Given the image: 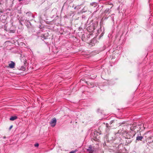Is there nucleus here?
Wrapping results in <instances>:
<instances>
[{"label": "nucleus", "instance_id": "423d86ee", "mask_svg": "<svg viewBox=\"0 0 153 153\" xmlns=\"http://www.w3.org/2000/svg\"><path fill=\"white\" fill-rule=\"evenodd\" d=\"M143 137L142 136H137L136 137V140H142Z\"/></svg>", "mask_w": 153, "mask_h": 153}, {"label": "nucleus", "instance_id": "f257e3e1", "mask_svg": "<svg viewBox=\"0 0 153 153\" xmlns=\"http://www.w3.org/2000/svg\"><path fill=\"white\" fill-rule=\"evenodd\" d=\"M56 120L55 118H53L52 119L50 122V124L52 127H54L56 125Z\"/></svg>", "mask_w": 153, "mask_h": 153}, {"label": "nucleus", "instance_id": "20e7f679", "mask_svg": "<svg viewBox=\"0 0 153 153\" xmlns=\"http://www.w3.org/2000/svg\"><path fill=\"white\" fill-rule=\"evenodd\" d=\"M15 65V63L13 61H11V63L9 64V67L11 68H14Z\"/></svg>", "mask_w": 153, "mask_h": 153}, {"label": "nucleus", "instance_id": "0eeeda50", "mask_svg": "<svg viewBox=\"0 0 153 153\" xmlns=\"http://www.w3.org/2000/svg\"><path fill=\"white\" fill-rule=\"evenodd\" d=\"M132 140L130 138H127L126 140V142L128 143H130L132 142Z\"/></svg>", "mask_w": 153, "mask_h": 153}, {"label": "nucleus", "instance_id": "1a4fd4ad", "mask_svg": "<svg viewBox=\"0 0 153 153\" xmlns=\"http://www.w3.org/2000/svg\"><path fill=\"white\" fill-rule=\"evenodd\" d=\"M151 138H152V137H150L148 139V140H149V142L150 143H152L153 141V140H151Z\"/></svg>", "mask_w": 153, "mask_h": 153}, {"label": "nucleus", "instance_id": "4be33fe9", "mask_svg": "<svg viewBox=\"0 0 153 153\" xmlns=\"http://www.w3.org/2000/svg\"><path fill=\"white\" fill-rule=\"evenodd\" d=\"M20 24H21V25H22V23H21V22H20Z\"/></svg>", "mask_w": 153, "mask_h": 153}, {"label": "nucleus", "instance_id": "6e6552de", "mask_svg": "<svg viewBox=\"0 0 153 153\" xmlns=\"http://www.w3.org/2000/svg\"><path fill=\"white\" fill-rule=\"evenodd\" d=\"M90 4L92 6H93L94 7H95L97 6V3L95 2H93L91 3Z\"/></svg>", "mask_w": 153, "mask_h": 153}, {"label": "nucleus", "instance_id": "f3484780", "mask_svg": "<svg viewBox=\"0 0 153 153\" xmlns=\"http://www.w3.org/2000/svg\"><path fill=\"white\" fill-rule=\"evenodd\" d=\"M13 127V126H10V128H9V129H10Z\"/></svg>", "mask_w": 153, "mask_h": 153}, {"label": "nucleus", "instance_id": "9b49d317", "mask_svg": "<svg viewBox=\"0 0 153 153\" xmlns=\"http://www.w3.org/2000/svg\"><path fill=\"white\" fill-rule=\"evenodd\" d=\"M135 126H132L130 128L131 130L133 131L134 130V127H135Z\"/></svg>", "mask_w": 153, "mask_h": 153}, {"label": "nucleus", "instance_id": "2eb2a0df", "mask_svg": "<svg viewBox=\"0 0 153 153\" xmlns=\"http://www.w3.org/2000/svg\"><path fill=\"white\" fill-rule=\"evenodd\" d=\"M106 127H107V128H108V127H109L110 126H109V124L108 123H106Z\"/></svg>", "mask_w": 153, "mask_h": 153}, {"label": "nucleus", "instance_id": "9d476101", "mask_svg": "<svg viewBox=\"0 0 153 153\" xmlns=\"http://www.w3.org/2000/svg\"><path fill=\"white\" fill-rule=\"evenodd\" d=\"M26 14L28 15V16H32V15L31 14L30 12H27Z\"/></svg>", "mask_w": 153, "mask_h": 153}, {"label": "nucleus", "instance_id": "aec40b11", "mask_svg": "<svg viewBox=\"0 0 153 153\" xmlns=\"http://www.w3.org/2000/svg\"><path fill=\"white\" fill-rule=\"evenodd\" d=\"M6 138V137H5V136H4V137H3V138L4 139H5V138Z\"/></svg>", "mask_w": 153, "mask_h": 153}, {"label": "nucleus", "instance_id": "f03ea898", "mask_svg": "<svg viewBox=\"0 0 153 153\" xmlns=\"http://www.w3.org/2000/svg\"><path fill=\"white\" fill-rule=\"evenodd\" d=\"M94 146L90 145L88 147V148L87 149V151L89 153H92L94 151Z\"/></svg>", "mask_w": 153, "mask_h": 153}, {"label": "nucleus", "instance_id": "a211bd4d", "mask_svg": "<svg viewBox=\"0 0 153 153\" xmlns=\"http://www.w3.org/2000/svg\"><path fill=\"white\" fill-rule=\"evenodd\" d=\"M94 139V140H95V141H97V138H95V139Z\"/></svg>", "mask_w": 153, "mask_h": 153}, {"label": "nucleus", "instance_id": "ddd939ff", "mask_svg": "<svg viewBox=\"0 0 153 153\" xmlns=\"http://www.w3.org/2000/svg\"><path fill=\"white\" fill-rule=\"evenodd\" d=\"M39 146V144L38 143L35 144L34 146L36 147H38Z\"/></svg>", "mask_w": 153, "mask_h": 153}, {"label": "nucleus", "instance_id": "4468645a", "mask_svg": "<svg viewBox=\"0 0 153 153\" xmlns=\"http://www.w3.org/2000/svg\"><path fill=\"white\" fill-rule=\"evenodd\" d=\"M21 67H22V68H21L20 69L22 70L23 71H25V68L23 66H22Z\"/></svg>", "mask_w": 153, "mask_h": 153}, {"label": "nucleus", "instance_id": "dca6fc26", "mask_svg": "<svg viewBox=\"0 0 153 153\" xmlns=\"http://www.w3.org/2000/svg\"><path fill=\"white\" fill-rule=\"evenodd\" d=\"M114 121V120H112L110 122V124H111L112 123H113V121Z\"/></svg>", "mask_w": 153, "mask_h": 153}, {"label": "nucleus", "instance_id": "6ab92c4d", "mask_svg": "<svg viewBox=\"0 0 153 153\" xmlns=\"http://www.w3.org/2000/svg\"><path fill=\"white\" fill-rule=\"evenodd\" d=\"M97 133V131H95L94 132V134H95V133Z\"/></svg>", "mask_w": 153, "mask_h": 153}, {"label": "nucleus", "instance_id": "5701e85b", "mask_svg": "<svg viewBox=\"0 0 153 153\" xmlns=\"http://www.w3.org/2000/svg\"><path fill=\"white\" fill-rule=\"evenodd\" d=\"M44 39H46V38H44Z\"/></svg>", "mask_w": 153, "mask_h": 153}, {"label": "nucleus", "instance_id": "7ed1b4c3", "mask_svg": "<svg viewBox=\"0 0 153 153\" xmlns=\"http://www.w3.org/2000/svg\"><path fill=\"white\" fill-rule=\"evenodd\" d=\"M111 8H106V10H105L104 12V13L107 16V15H108L110 13L111 11Z\"/></svg>", "mask_w": 153, "mask_h": 153}, {"label": "nucleus", "instance_id": "412c9836", "mask_svg": "<svg viewBox=\"0 0 153 153\" xmlns=\"http://www.w3.org/2000/svg\"><path fill=\"white\" fill-rule=\"evenodd\" d=\"M76 7H74V9H76Z\"/></svg>", "mask_w": 153, "mask_h": 153}, {"label": "nucleus", "instance_id": "f8f14e48", "mask_svg": "<svg viewBox=\"0 0 153 153\" xmlns=\"http://www.w3.org/2000/svg\"><path fill=\"white\" fill-rule=\"evenodd\" d=\"M76 150L71 151V152H70L69 153H75L76 152Z\"/></svg>", "mask_w": 153, "mask_h": 153}, {"label": "nucleus", "instance_id": "39448f33", "mask_svg": "<svg viewBox=\"0 0 153 153\" xmlns=\"http://www.w3.org/2000/svg\"><path fill=\"white\" fill-rule=\"evenodd\" d=\"M17 118V117L16 116H12L10 118V120L11 121H13L16 120Z\"/></svg>", "mask_w": 153, "mask_h": 153}]
</instances>
